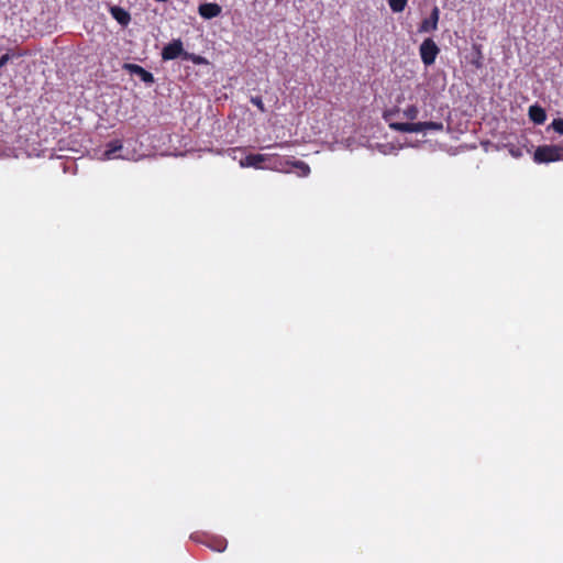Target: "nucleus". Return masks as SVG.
Wrapping results in <instances>:
<instances>
[{
    "label": "nucleus",
    "instance_id": "nucleus-6",
    "mask_svg": "<svg viewBox=\"0 0 563 563\" xmlns=\"http://www.w3.org/2000/svg\"><path fill=\"white\" fill-rule=\"evenodd\" d=\"M184 45L180 38L173 40L162 49V58L163 60H172L180 57H184Z\"/></svg>",
    "mask_w": 563,
    "mask_h": 563
},
{
    "label": "nucleus",
    "instance_id": "nucleus-19",
    "mask_svg": "<svg viewBox=\"0 0 563 563\" xmlns=\"http://www.w3.org/2000/svg\"><path fill=\"white\" fill-rule=\"evenodd\" d=\"M551 128L560 133L563 134V120L562 119H554L551 123Z\"/></svg>",
    "mask_w": 563,
    "mask_h": 563
},
{
    "label": "nucleus",
    "instance_id": "nucleus-10",
    "mask_svg": "<svg viewBox=\"0 0 563 563\" xmlns=\"http://www.w3.org/2000/svg\"><path fill=\"white\" fill-rule=\"evenodd\" d=\"M110 12L113 19L122 26H126L131 21L130 13L121 7H112Z\"/></svg>",
    "mask_w": 563,
    "mask_h": 563
},
{
    "label": "nucleus",
    "instance_id": "nucleus-4",
    "mask_svg": "<svg viewBox=\"0 0 563 563\" xmlns=\"http://www.w3.org/2000/svg\"><path fill=\"white\" fill-rule=\"evenodd\" d=\"M419 52H420V57H421L422 63L426 66H430L435 62V58H437L440 49H439L438 45L435 44V42L429 37V38H426L421 43V45L419 47Z\"/></svg>",
    "mask_w": 563,
    "mask_h": 563
},
{
    "label": "nucleus",
    "instance_id": "nucleus-14",
    "mask_svg": "<svg viewBox=\"0 0 563 563\" xmlns=\"http://www.w3.org/2000/svg\"><path fill=\"white\" fill-rule=\"evenodd\" d=\"M227 540L223 539V538H216L213 539L209 544L208 547L210 549H212L213 551H217V552H222L225 550L227 548Z\"/></svg>",
    "mask_w": 563,
    "mask_h": 563
},
{
    "label": "nucleus",
    "instance_id": "nucleus-20",
    "mask_svg": "<svg viewBox=\"0 0 563 563\" xmlns=\"http://www.w3.org/2000/svg\"><path fill=\"white\" fill-rule=\"evenodd\" d=\"M11 59L10 54H4L0 57V68L7 65V63Z\"/></svg>",
    "mask_w": 563,
    "mask_h": 563
},
{
    "label": "nucleus",
    "instance_id": "nucleus-2",
    "mask_svg": "<svg viewBox=\"0 0 563 563\" xmlns=\"http://www.w3.org/2000/svg\"><path fill=\"white\" fill-rule=\"evenodd\" d=\"M103 158L106 159H136L134 153L129 150L120 140H112L107 143L103 152Z\"/></svg>",
    "mask_w": 563,
    "mask_h": 563
},
{
    "label": "nucleus",
    "instance_id": "nucleus-5",
    "mask_svg": "<svg viewBox=\"0 0 563 563\" xmlns=\"http://www.w3.org/2000/svg\"><path fill=\"white\" fill-rule=\"evenodd\" d=\"M391 113H386L384 115L385 120L389 122V128L402 132V133H419L424 132V122H417V123H400V122H390Z\"/></svg>",
    "mask_w": 563,
    "mask_h": 563
},
{
    "label": "nucleus",
    "instance_id": "nucleus-7",
    "mask_svg": "<svg viewBox=\"0 0 563 563\" xmlns=\"http://www.w3.org/2000/svg\"><path fill=\"white\" fill-rule=\"evenodd\" d=\"M439 18L440 9L437 5H434L431 10L430 16L421 22L419 26V32L428 33L435 31L438 29Z\"/></svg>",
    "mask_w": 563,
    "mask_h": 563
},
{
    "label": "nucleus",
    "instance_id": "nucleus-12",
    "mask_svg": "<svg viewBox=\"0 0 563 563\" xmlns=\"http://www.w3.org/2000/svg\"><path fill=\"white\" fill-rule=\"evenodd\" d=\"M529 118L536 124H542L547 119V113L542 107L533 104L529 108Z\"/></svg>",
    "mask_w": 563,
    "mask_h": 563
},
{
    "label": "nucleus",
    "instance_id": "nucleus-15",
    "mask_svg": "<svg viewBox=\"0 0 563 563\" xmlns=\"http://www.w3.org/2000/svg\"><path fill=\"white\" fill-rule=\"evenodd\" d=\"M408 0H389V7L393 12H401L404 11Z\"/></svg>",
    "mask_w": 563,
    "mask_h": 563
},
{
    "label": "nucleus",
    "instance_id": "nucleus-8",
    "mask_svg": "<svg viewBox=\"0 0 563 563\" xmlns=\"http://www.w3.org/2000/svg\"><path fill=\"white\" fill-rule=\"evenodd\" d=\"M124 68L132 75L139 76L140 79L145 84H153L154 76L152 73L144 69L142 66L136 64H125Z\"/></svg>",
    "mask_w": 563,
    "mask_h": 563
},
{
    "label": "nucleus",
    "instance_id": "nucleus-16",
    "mask_svg": "<svg viewBox=\"0 0 563 563\" xmlns=\"http://www.w3.org/2000/svg\"><path fill=\"white\" fill-rule=\"evenodd\" d=\"M419 109L417 106L411 104L404 110V117L408 120H415L418 118Z\"/></svg>",
    "mask_w": 563,
    "mask_h": 563
},
{
    "label": "nucleus",
    "instance_id": "nucleus-11",
    "mask_svg": "<svg viewBox=\"0 0 563 563\" xmlns=\"http://www.w3.org/2000/svg\"><path fill=\"white\" fill-rule=\"evenodd\" d=\"M288 165H291L292 167L298 168L299 169L298 175L301 177H307L310 174V167L302 161H295V162L286 161L285 165L280 164L279 169L288 173L289 169L286 167Z\"/></svg>",
    "mask_w": 563,
    "mask_h": 563
},
{
    "label": "nucleus",
    "instance_id": "nucleus-13",
    "mask_svg": "<svg viewBox=\"0 0 563 563\" xmlns=\"http://www.w3.org/2000/svg\"><path fill=\"white\" fill-rule=\"evenodd\" d=\"M184 60H190L194 64L196 65H205V64H208V60L200 56V55H196L194 53H189V52H186L184 53V57H183Z\"/></svg>",
    "mask_w": 563,
    "mask_h": 563
},
{
    "label": "nucleus",
    "instance_id": "nucleus-9",
    "mask_svg": "<svg viewBox=\"0 0 563 563\" xmlns=\"http://www.w3.org/2000/svg\"><path fill=\"white\" fill-rule=\"evenodd\" d=\"M198 12L203 19L210 20L219 16L222 8L218 3L207 2L199 5Z\"/></svg>",
    "mask_w": 563,
    "mask_h": 563
},
{
    "label": "nucleus",
    "instance_id": "nucleus-17",
    "mask_svg": "<svg viewBox=\"0 0 563 563\" xmlns=\"http://www.w3.org/2000/svg\"><path fill=\"white\" fill-rule=\"evenodd\" d=\"M251 102L261 111L266 112V108L263 103V100L260 96H253L251 97Z\"/></svg>",
    "mask_w": 563,
    "mask_h": 563
},
{
    "label": "nucleus",
    "instance_id": "nucleus-18",
    "mask_svg": "<svg viewBox=\"0 0 563 563\" xmlns=\"http://www.w3.org/2000/svg\"><path fill=\"white\" fill-rule=\"evenodd\" d=\"M424 130L442 131L443 124L441 122H424Z\"/></svg>",
    "mask_w": 563,
    "mask_h": 563
},
{
    "label": "nucleus",
    "instance_id": "nucleus-1",
    "mask_svg": "<svg viewBox=\"0 0 563 563\" xmlns=\"http://www.w3.org/2000/svg\"><path fill=\"white\" fill-rule=\"evenodd\" d=\"M533 159L538 164H548L563 161V146L542 145L538 146L533 154Z\"/></svg>",
    "mask_w": 563,
    "mask_h": 563
},
{
    "label": "nucleus",
    "instance_id": "nucleus-3",
    "mask_svg": "<svg viewBox=\"0 0 563 563\" xmlns=\"http://www.w3.org/2000/svg\"><path fill=\"white\" fill-rule=\"evenodd\" d=\"M274 157V155L268 154H250L240 161V166L264 168V164L271 162ZM265 167L279 169V167H277L275 164L265 165Z\"/></svg>",
    "mask_w": 563,
    "mask_h": 563
}]
</instances>
